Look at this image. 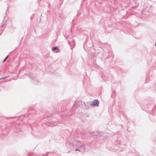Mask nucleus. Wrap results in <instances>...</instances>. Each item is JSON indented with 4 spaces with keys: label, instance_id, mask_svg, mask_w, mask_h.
<instances>
[{
    "label": "nucleus",
    "instance_id": "nucleus-4",
    "mask_svg": "<svg viewBox=\"0 0 156 156\" xmlns=\"http://www.w3.org/2000/svg\"><path fill=\"white\" fill-rule=\"evenodd\" d=\"M155 46L156 47V43H155Z\"/></svg>",
    "mask_w": 156,
    "mask_h": 156
},
{
    "label": "nucleus",
    "instance_id": "nucleus-5",
    "mask_svg": "<svg viewBox=\"0 0 156 156\" xmlns=\"http://www.w3.org/2000/svg\"><path fill=\"white\" fill-rule=\"evenodd\" d=\"M76 150L77 151V150H78V149H76Z\"/></svg>",
    "mask_w": 156,
    "mask_h": 156
},
{
    "label": "nucleus",
    "instance_id": "nucleus-2",
    "mask_svg": "<svg viewBox=\"0 0 156 156\" xmlns=\"http://www.w3.org/2000/svg\"><path fill=\"white\" fill-rule=\"evenodd\" d=\"M57 49V47H55L53 48V51H54L55 50Z\"/></svg>",
    "mask_w": 156,
    "mask_h": 156
},
{
    "label": "nucleus",
    "instance_id": "nucleus-3",
    "mask_svg": "<svg viewBox=\"0 0 156 156\" xmlns=\"http://www.w3.org/2000/svg\"><path fill=\"white\" fill-rule=\"evenodd\" d=\"M9 56H7L5 58V59H4V60L3 61V62H4L5 60H6L7 59V58H8Z\"/></svg>",
    "mask_w": 156,
    "mask_h": 156
},
{
    "label": "nucleus",
    "instance_id": "nucleus-1",
    "mask_svg": "<svg viewBox=\"0 0 156 156\" xmlns=\"http://www.w3.org/2000/svg\"><path fill=\"white\" fill-rule=\"evenodd\" d=\"M91 105H93L98 106L99 105V102L97 100H95L93 101Z\"/></svg>",
    "mask_w": 156,
    "mask_h": 156
}]
</instances>
